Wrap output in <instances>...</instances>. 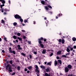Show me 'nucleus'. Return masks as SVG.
<instances>
[{
    "label": "nucleus",
    "mask_w": 76,
    "mask_h": 76,
    "mask_svg": "<svg viewBox=\"0 0 76 76\" xmlns=\"http://www.w3.org/2000/svg\"><path fill=\"white\" fill-rule=\"evenodd\" d=\"M6 69L7 70H8V71L10 72H12V66L10 65V64H8L6 66Z\"/></svg>",
    "instance_id": "obj_1"
},
{
    "label": "nucleus",
    "mask_w": 76,
    "mask_h": 76,
    "mask_svg": "<svg viewBox=\"0 0 76 76\" xmlns=\"http://www.w3.org/2000/svg\"><path fill=\"white\" fill-rule=\"evenodd\" d=\"M15 18L16 19H20V18H21V17L18 15H16L15 16Z\"/></svg>",
    "instance_id": "obj_2"
},
{
    "label": "nucleus",
    "mask_w": 76,
    "mask_h": 76,
    "mask_svg": "<svg viewBox=\"0 0 76 76\" xmlns=\"http://www.w3.org/2000/svg\"><path fill=\"white\" fill-rule=\"evenodd\" d=\"M43 39V38L41 37L40 39H39V44H41L42 43V42H41V40H42Z\"/></svg>",
    "instance_id": "obj_3"
},
{
    "label": "nucleus",
    "mask_w": 76,
    "mask_h": 76,
    "mask_svg": "<svg viewBox=\"0 0 76 76\" xmlns=\"http://www.w3.org/2000/svg\"><path fill=\"white\" fill-rule=\"evenodd\" d=\"M40 67L41 69H42L43 70H45V66L43 65H41L40 66Z\"/></svg>",
    "instance_id": "obj_4"
},
{
    "label": "nucleus",
    "mask_w": 76,
    "mask_h": 76,
    "mask_svg": "<svg viewBox=\"0 0 76 76\" xmlns=\"http://www.w3.org/2000/svg\"><path fill=\"white\" fill-rule=\"evenodd\" d=\"M69 68L67 67H65V71L66 73L67 72H69Z\"/></svg>",
    "instance_id": "obj_5"
},
{
    "label": "nucleus",
    "mask_w": 76,
    "mask_h": 76,
    "mask_svg": "<svg viewBox=\"0 0 76 76\" xmlns=\"http://www.w3.org/2000/svg\"><path fill=\"white\" fill-rule=\"evenodd\" d=\"M17 46L18 47V50H21L22 49V48L20 47V45H18Z\"/></svg>",
    "instance_id": "obj_6"
},
{
    "label": "nucleus",
    "mask_w": 76,
    "mask_h": 76,
    "mask_svg": "<svg viewBox=\"0 0 76 76\" xmlns=\"http://www.w3.org/2000/svg\"><path fill=\"white\" fill-rule=\"evenodd\" d=\"M67 67L68 68V69H72V65H68L67 66Z\"/></svg>",
    "instance_id": "obj_7"
},
{
    "label": "nucleus",
    "mask_w": 76,
    "mask_h": 76,
    "mask_svg": "<svg viewBox=\"0 0 76 76\" xmlns=\"http://www.w3.org/2000/svg\"><path fill=\"white\" fill-rule=\"evenodd\" d=\"M57 61L56 60L54 61V65L55 66H56L57 65Z\"/></svg>",
    "instance_id": "obj_8"
},
{
    "label": "nucleus",
    "mask_w": 76,
    "mask_h": 76,
    "mask_svg": "<svg viewBox=\"0 0 76 76\" xmlns=\"http://www.w3.org/2000/svg\"><path fill=\"white\" fill-rule=\"evenodd\" d=\"M58 62L60 64H62V62L61 61V60H58Z\"/></svg>",
    "instance_id": "obj_9"
},
{
    "label": "nucleus",
    "mask_w": 76,
    "mask_h": 76,
    "mask_svg": "<svg viewBox=\"0 0 76 76\" xmlns=\"http://www.w3.org/2000/svg\"><path fill=\"white\" fill-rule=\"evenodd\" d=\"M34 68H36V69H39V68H38V66L35 65L34 66Z\"/></svg>",
    "instance_id": "obj_10"
},
{
    "label": "nucleus",
    "mask_w": 76,
    "mask_h": 76,
    "mask_svg": "<svg viewBox=\"0 0 76 76\" xmlns=\"http://www.w3.org/2000/svg\"><path fill=\"white\" fill-rule=\"evenodd\" d=\"M51 63H52V62L50 61V62H48L47 64V65H49V66H51Z\"/></svg>",
    "instance_id": "obj_11"
},
{
    "label": "nucleus",
    "mask_w": 76,
    "mask_h": 76,
    "mask_svg": "<svg viewBox=\"0 0 76 76\" xmlns=\"http://www.w3.org/2000/svg\"><path fill=\"white\" fill-rule=\"evenodd\" d=\"M46 53V50H43L42 53V54H45V53Z\"/></svg>",
    "instance_id": "obj_12"
},
{
    "label": "nucleus",
    "mask_w": 76,
    "mask_h": 76,
    "mask_svg": "<svg viewBox=\"0 0 76 76\" xmlns=\"http://www.w3.org/2000/svg\"><path fill=\"white\" fill-rule=\"evenodd\" d=\"M70 49H69V48L67 47L66 48V51H67V52H68V53H69V52H70Z\"/></svg>",
    "instance_id": "obj_13"
},
{
    "label": "nucleus",
    "mask_w": 76,
    "mask_h": 76,
    "mask_svg": "<svg viewBox=\"0 0 76 76\" xmlns=\"http://www.w3.org/2000/svg\"><path fill=\"white\" fill-rule=\"evenodd\" d=\"M62 57H65V58H69V57H67L66 55H62Z\"/></svg>",
    "instance_id": "obj_14"
},
{
    "label": "nucleus",
    "mask_w": 76,
    "mask_h": 76,
    "mask_svg": "<svg viewBox=\"0 0 76 76\" xmlns=\"http://www.w3.org/2000/svg\"><path fill=\"white\" fill-rule=\"evenodd\" d=\"M45 70L46 72H50V69L49 68H47Z\"/></svg>",
    "instance_id": "obj_15"
},
{
    "label": "nucleus",
    "mask_w": 76,
    "mask_h": 76,
    "mask_svg": "<svg viewBox=\"0 0 76 76\" xmlns=\"http://www.w3.org/2000/svg\"><path fill=\"white\" fill-rule=\"evenodd\" d=\"M61 51H58V52H57V54H59L60 55L61 54Z\"/></svg>",
    "instance_id": "obj_16"
},
{
    "label": "nucleus",
    "mask_w": 76,
    "mask_h": 76,
    "mask_svg": "<svg viewBox=\"0 0 76 76\" xmlns=\"http://www.w3.org/2000/svg\"><path fill=\"white\" fill-rule=\"evenodd\" d=\"M72 40L73 41H76V38L74 37L72 38Z\"/></svg>",
    "instance_id": "obj_17"
},
{
    "label": "nucleus",
    "mask_w": 76,
    "mask_h": 76,
    "mask_svg": "<svg viewBox=\"0 0 76 76\" xmlns=\"http://www.w3.org/2000/svg\"><path fill=\"white\" fill-rule=\"evenodd\" d=\"M69 55H70V53H66L65 54V56H66V57H69L68 56H69Z\"/></svg>",
    "instance_id": "obj_18"
},
{
    "label": "nucleus",
    "mask_w": 76,
    "mask_h": 76,
    "mask_svg": "<svg viewBox=\"0 0 76 76\" xmlns=\"http://www.w3.org/2000/svg\"><path fill=\"white\" fill-rule=\"evenodd\" d=\"M35 71H36V72L37 73H39V71L38 69H35Z\"/></svg>",
    "instance_id": "obj_19"
},
{
    "label": "nucleus",
    "mask_w": 76,
    "mask_h": 76,
    "mask_svg": "<svg viewBox=\"0 0 76 76\" xmlns=\"http://www.w3.org/2000/svg\"><path fill=\"white\" fill-rule=\"evenodd\" d=\"M28 69L29 70H31V69H32V67L31 66H30L29 67H28Z\"/></svg>",
    "instance_id": "obj_20"
},
{
    "label": "nucleus",
    "mask_w": 76,
    "mask_h": 76,
    "mask_svg": "<svg viewBox=\"0 0 76 76\" xmlns=\"http://www.w3.org/2000/svg\"><path fill=\"white\" fill-rule=\"evenodd\" d=\"M17 69L18 70H20V67L19 66H18L17 67Z\"/></svg>",
    "instance_id": "obj_21"
},
{
    "label": "nucleus",
    "mask_w": 76,
    "mask_h": 76,
    "mask_svg": "<svg viewBox=\"0 0 76 76\" xmlns=\"http://www.w3.org/2000/svg\"><path fill=\"white\" fill-rule=\"evenodd\" d=\"M61 41L62 44H64V42H65V41H64V39H62Z\"/></svg>",
    "instance_id": "obj_22"
},
{
    "label": "nucleus",
    "mask_w": 76,
    "mask_h": 76,
    "mask_svg": "<svg viewBox=\"0 0 76 76\" xmlns=\"http://www.w3.org/2000/svg\"><path fill=\"white\" fill-rule=\"evenodd\" d=\"M5 12H9L10 11L9 10H7V9H5L4 10Z\"/></svg>",
    "instance_id": "obj_23"
},
{
    "label": "nucleus",
    "mask_w": 76,
    "mask_h": 76,
    "mask_svg": "<svg viewBox=\"0 0 76 76\" xmlns=\"http://www.w3.org/2000/svg\"><path fill=\"white\" fill-rule=\"evenodd\" d=\"M45 9H46V10H48L49 9V8H48V7H47V6H45Z\"/></svg>",
    "instance_id": "obj_24"
},
{
    "label": "nucleus",
    "mask_w": 76,
    "mask_h": 76,
    "mask_svg": "<svg viewBox=\"0 0 76 76\" xmlns=\"http://www.w3.org/2000/svg\"><path fill=\"white\" fill-rule=\"evenodd\" d=\"M40 45L42 47V48H44V45L42 44H40Z\"/></svg>",
    "instance_id": "obj_25"
},
{
    "label": "nucleus",
    "mask_w": 76,
    "mask_h": 76,
    "mask_svg": "<svg viewBox=\"0 0 76 76\" xmlns=\"http://www.w3.org/2000/svg\"><path fill=\"white\" fill-rule=\"evenodd\" d=\"M41 3L42 4H45V2L44 1H41Z\"/></svg>",
    "instance_id": "obj_26"
},
{
    "label": "nucleus",
    "mask_w": 76,
    "mask_h": 76,
    "mask_svg": "<svg viewBox=\"0 0 76 76\" xmlns=\"http://www.w3.org/2000/svg\"><path fill=\"white\" fill-rule=\"evenodd\" d=\"M4 10V9H3V8H1L0 10V11H1L2 13L3 12Z\"/></svg>",
    "instance_id": "obj_27"
},
{
    "label": "nucleus",
    "mask_w": 76,
    "mask_h": 76,
    "mask_svg": "<svg viewBox=\"0 0 76 76\" xmlns=\"http://www.w3.org/2000/svg\"><path fill=\"white\" fill-rule=\"evenodd\" d=\"M13 38L14 39H17V37H16V36H13Z\"/></svg>",
    "instance_id": "obj_28"
},
{
    "label": "nucleus",
    "mask_w": 76,
    "mask_h": 76,
    "mask_svg": "<svg viewBox=\"0 0 76 76\" xmlns=\"http://www.w3.org/2000/svg\"><path fill=\"white\" fill-rule=\"evenodd\" d=\"M48 7H49V8H50V9H52V7H51V6L50 5H48Z\"/></svg>",
    "instance_id": "obj_29"
},
{
    "label": "nucleus",
    "mask_w": 76,
    "mask_h": 76,
    "mask_svg": "<svg viewBox=\"0 0 76 76\" xmlns=\"http://www.w3.org/2000/svg\"><path fill=\"white\" fill-rule=\"evenodd\" d=\"M24 22L25 23H26V22H28V19H27V20H24Z\"/></svg>",
    "instance_id": "obj_30"
},
{
    "label": "nucleus",
    "mask_w": 76,
    "mask_h": 76,
    "mask_svg": "<svg viewBox=\"0 0 76 76\" xmlns=\"http://www.w3.org/2000/svg\"><path fill=\"white\" fill-rule=\"evenodd\" d=\"M17 38L20 41H21L22 40V38L20 37H18Z\"/></svg>",
    "instance_id": "obj_31"
},
{
    "label": "nucleus",
    "mask_w": 76,
    "mask_h": 76,
    "mask_svg": "<svg viewBox=\"0 0 76 76\" xmlns=\"http://www.w3.org/2000/svg\"><path fill=\"white\" fill-rule=\"evenodd\" d=\"M1 2H2V4H4L5 3V1L4 0H3Z\"/></svg>",
    "instance_id": "obj_32"
},
{
    "label": "nucleus",
    "mask_w": 76,
    "mask_h": 76,
    "mask_svg": "<svg viewBox=\"0 0 76 76\" xmlns=\"http://www.w3.org/2000/svg\"><path fill=\"white\" fill-rule=\"evenodd\" d=\"M33 53L35 55L37 54V52L34 51Z\"/></svg>",
    "instance_id": "obj_33"
},
{
    "label": "nucleus",
    "mask_w": 76,
    "mask_h": 76,
    "mask_svg": "<svg viewBox=\"0 0 76 76\" xmlns=\"http://www.w3.org/2000/svg\"><path fill=\"white\" fill-rule=\"evenodd\" d=\"M17 25V23L15 22L13 23V25L14 26H16Z\"/></svg>",
    "instance_id": "obj_34"
},
{
    "label": "nucleus",
    "mask_w": 76,
    "mask_h": 76,
    "mask_svg": "<svg viewBox=\"0 0 76 76\" xmlns=\"http://www.w3.org/2000/svg\"><path fill=\"white\" fill-rule=\"evenodd\" d=\"M20 22H23V19L22 18H20Z\"/></svg>",
    "instance_id": "obj_35"
},
{
    "label": "nucleus",
    "mask_w": 76,
    "mask_h": 76,
    "mask_svg": "<svg viewBox=\"0 0 76 76\" xmlns=\"http://www.w3.org/2000/svg\"><path fill=\"white\" fill-rule=\"evenodd\" d=\"M27 42H28V44H31V41H28Z\"/></svg>",
    "instance_id": "obj_36"
},
{
    "label": "nucleus",
    "mask_w": 76,
    "mask_h": 76,
    "mask_svg": "<svg viewBox=\"0 0 76 76\" xmlns=\"http://www.w3.org/2000/svg\"><path fill=\"white\" fill-rule=\"evenodd\" d=\"M17 35L18 36H20V33H17Z\"/></svg>",
    "instance_id": "obj_37"
},
{
    "label": "nucleus",
    "mask_w": 76,
    "mask_h": 76,
    "mask_svg": "<svg viewBox=\"0 0 76 76\" xmlns=\"http://www.w3.org/2000/svg\"><path fill=\"white\" fill-rule=\"evenodd\" d=\"M21 54L22 55H23V56H25V53H22Z\"/></svg>",
    "instance_id": "obj_38"
},
{
    "label": "nucleus",
    "mask_w": 76,
    "mask_h": 76,
    "mask_svg": "<svg viewBox=\"0 0 76 76\" xmlns=\"http://www.w3.org/2000/svg\"><path fill=\"white\" fill-rule=\"evenodd\" d=\"M12 53H13L14 54H16V52H15V51H12Z\"/></svg>",
    "instance_id": "obj_39"
},
{
    "label": "nucleus",
    "mask_w": 76,
    "mask_h": 76,
    "mask_svg": "<svg viewBox=\"0 0 76 76\" xmlns=\"http://www.w3.org/2000/svg\"><path fill=\"white\" fill-rule=\"evenodd\" d=\"M10 64H12V61H10Z\"/></svg>",
    "instance_id": "obj_40"
},
{
    "label": "nucleus",
    "mask_w": 76,
    "mask_h": 76,
    "mask_svg": "<svg viewBox=\"0 0 76 76\" xmlns=\"http://www.w3.org/2000/svg\"><path fill=\"white\" fill-rule=\"evenodd\" d=\"M1 21V23H4L5 21H4L3 20H2Z\"/></svg>",
    "instance_id": "obj_41"
},
{
    "label": "nucleus",
    "mask_w": 76,
    "mask_h": 76,
    "mask_svg": "<svg viewBox=\"0 0 76 76\" xmlns=\"http://www.w3.org/2000/svg\"><path fill=\"white\" fill-rule=\"evenodd\" d=\"M9 51L10 53H12V50H10Z\"/></svg>",
    "instance_id": "obj_42"
},
{
    "label": "nucleus",
    "mask_w": 76,
    "mask_h": 76,
    "mask_svg": "<svg viewBox=\"0 0 76 76\" xmlns=\"http://www.w3.org/2000/svg\"><path fill=\"white\" fill-rule=\"evenodd\" d=\"M15 75V72H13L12 74V76H13L14 75Z\"/></svg>",
    "instance_id": "obj_43"
},
{
    "label": "nucleus",
    "mask_w": 76,
    "mask_h": 76,
    "mask_svg": "<svg viewBox=\"0 0 76 76\" xmlns=\"http://www.w3.org/2000/svg\"><path fill=\"white\" fill-rule=\"evenodd\" d=\"M73 48H74V49H76V46L75 45V46H73Z\"/></svg>",
    "instance_id": "obj_44"
},
{
    "label": "nucleus",
    "mask_w": 76,
    "mask_h": 76,
    "mask_svg": "<svg viewBox=\"0 0 76 76\" xmlns=\"http://www.w3.org/2000/svg\"><path fill=\"white\" fill-rule=\"evenodd\" d=\"M61 39H59V42H61Z\"/></svg>",
    "instance_id": "obj_45"
},
{
    "label": "nucleus",
    "mask_w": 76,
    "mask_h": 76,
    "mask_svg": "<svg viewBox=\"0 0 76 76\" xmlns=\"http://www.w3.org/2000/svg\"><path fill=\"white\" fill-rule=\"evenodd\" d=\"M27 70H28V69H26V68H25L24 69V71H25V72H26V71H27Z\"/></svg>",
    "instance_id": "obj_46"
},
{
    "label": "nucleus",
    "mask_w": 76,
    "mask_h": 76,
    "mask_svg": "<svg viewBox=\"0 0 76 76\" xmlns=\"http://www.w3.org/2000/svg\"><path fill=\"white\" fill-rule=\"evenodd\" d=\"M53 55V53H52L50 54V56H52Z\"/></svg>",
    "instance_id": "obj_47"
},
{
    "label": "nucleus",
    "mask_w": 76,
    "mask_h": 76,
    "mask_svg": "<svg viewBox=\"0 0 76 76\" xmlns=\"http://www.w3.org/2000/svg\"><path fill=\"white\" fill-rule=\"evenodd\" d=\"M56 58H57V59H60V58H59V57H58V56L56 57Z\"/></svg>",
    "instance_id": "obj_48"
},
{
    "label": "nucleus",
    "mask_w": 76,
    "mask_h": 76,
    "mask_svg": "<svg viewBox=\"0 0 76 76\" xmlns=\"http://www.w3.org/2000/svg\"><path fill=\"white\" fill-rule=\"evenodd\" d=\"M29 56H30V58H31H31H32V56L30 55Z\"/></svg>",
    "instance_id": "obj_49"
},
{
    "label": "nucleus",
    "mask_w": 76,
    "mask_h": 76,
    "mask_svg": "<svg viewBox=\"0 0 76 76\" xmlns=\"http://www.w3.org/2000/svg\"><path fill=\"white\" fill-rule=\"evenodd\" d=\"M73 50V49L72 48H70V50H71V51H72V50Z\"/></svg>",
    "instance_id": "obj_50"
},
{
    "label": "nucleus",
    "mask_w": 76,
    "mask_h": 76,
    "mask_svg": "<svg viewBox=\"0 0 76 76\" xmlns=\"http://www.w3.org/2000/svg\"><path fill=\"white\" fill-rule=\"evenodd\" d=\"M2 53H5V52H4V50H2Z\"/></svg>",
    "instance_id": "obj_51"
},
{
    "label": "nucleus",
    "mask_w": 76,
    "mask_h": 76,
    "mask_svg": "<svg viewBox=\"0 0 76 76\" xmlns=\"http://www.w3.org/2000/svg\"><path fill=\"white\" fill-rule=\"evenodd\" d=\"M22 31L23 32H25V31L23 30H22Z\"/></svg>",
    "instance_id": "obj_52"
},
{
    "label": "nucleus",
    "mask_w": 76,
    "mask_h": 76,
    "mask_svg": "<svg viewBox=\"0 0 76 76\" xmlns=\"http://www.w3.org/2000/svg\"><path fill=\"white\" fill-rule=\"evenodd\" d=\"M49 13H50V14H51H51H52V13H53V12L51 11L50 12H49Z\"/></svg>",
    "instance_id": "obj_53"
},
{
    "label": "nucleus",
    "mask_w": 76,
    "mask_h": 76,
    "mask_svg": "<svg viewBox=\"0 0 76 76\" xmlns=\"http://www.w3.org/2000/svg\"><path fill=\"white\" fill-rule=\"evenodd\" d=\"M23 38L24 39H25V38H26V37H25V36H23Z\"/></svg>",
    "instance_id": "obj_54"
},
{
    "label": "nucleus",
    "mask_w": 76,
    "mask_h": 76,
    "mask_svg": "<svg viewBox=\"0 0 76 76\" xmlns=\"http://www.w3.org/2000/svg\"><path fill=\"white\" fill-rule=\"evenodd\" d=\"M29 72H30L28 70L27 71V73H29Z\"/></svg>",
    "instance_id": "obj_55"
},
{
    "label": "nucleus",
    "mask_w": 76,
    "mask_h": 76,
    "mask_svg": "<svg viewBox=\"0 0 76 76\" xmlns=\"http://www.w3.org/2000/svg\"><path fill=\"white\" fill-rule=\"evenodd\" d=\"M0 7H1V8H2V7H3V5H0Z\"/></svg>",
    "instance_id": "obj_56"
},
{
    "label": "nucleus",
    "mask_w": 76,
    "mask_h": 76,
    "mask_svg": "<svg viewBox=\"0 0 76 76\" xmlns=\"http://www.w3.org/2000/svg\"><path fill=\"white\" fill-rule=\"evenodd\" d=\"M12 50V48H11L10 47V48H9V50Z\"/></svg>",
    "instance_id": "obj_57"
},
{
    "label": "nucleus",
    "mask_w": 76,
    "mask_h": 76,
    "mask_svg": "<svg viewBox=\"0 0 76 76\" xmlns=\"http://www.w3.org/2000/svg\"><path fill=\"white\" fill-rule=\"evenodd\" d=\"M4 15H6V14H7V13L6 12H4Z\"/></svg>",
    "instance_id": "obj_58"
},
{
    "label": "nucleus",
    "mask_w": 76,
    "mask_h": 76,
    "mask_svg": "<svg viewBox=\"0 0 76 76\" xmlns=\"http://www.w3.org/2000/svg\"><path fill=\"white\" fill-rule=\"evenodd\" d=\"M44 41H47V39H44Z\"/></svg>",
    "instance_id": "obj_59"
},
{
    "label": "nucleus",
    "mask_w": 76,
    "mask_h": 76,
    "mask_svg": "<svg viewBox=\"0 0 76 76\" xmlns=\"http://www.w3.org/2000/svg\"><path fill=\"white\" fill-rule=\"evenodd\" d=\"M22 25L23 26H25V24L23 23V24H22Z\"/></svg>",
    "instance_id": "obj_60"
},
{
    "label": "nucleus",
    "mask_w": 76,
    "mask_h": 76,
    "mask_svg": "<svg viewBox=\"0 0 76 76\" xmlns=\"http://www.w3.org/2000/svg\"><path fill=\"white\" fill-rule=\"evenodd\" d=\"M68 76H72V75L71 74V75H68Z\"/></svg>",
    "instance_id": "obj_61"
},
{
    "label": "nucleus",
    "mask_w": 76,
    "mask_h": 76,
    "mask_svg": "<svg viewBox=\"0 0 76 76\" xmlns=\"http://www.w3.org/2000/svg\"><path fill=\"white\" fill-rule=\"evenodd\" d=\"M8 2H9V4H10V0H9L8 1Z\"/></svg>",
    "instance_id": "obj_62"
},
{
    "label": "nucleus",
    "mask_w": 76,
    "mask_h": 76,
    "mask_svg": "<svg viewBox=\"0 0 76 76\" xmlns=\"http://www.w3.org/2000/svg\"><path fill=\"white\" fill-rule=\"evenodd\" d=\"M47 62H45L44 63L45 64H47Z\"/></svg>",
    "instance_id": "obj_63"
},
{
    "label": "nucleus",
    "mask_w": 76,
    "mask_h": 76,
    "mask_svg": "<svg viewBox=\"0 0 76 76\" xmlns=\"http://www.w3.org/2000/svg\"><path fill=\"white\" fill-rule=\"evenodd\" d=\"M15 41L17 42H18V40H16Z\"/></svg>",
    "instance_id": "obj_64"
}]
</instances>
